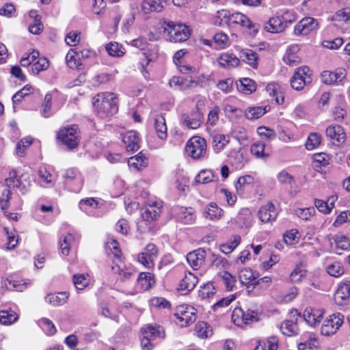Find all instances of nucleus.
Here are the masks:
<instances>
[{
    "label": "nucleus",
    "mask_w": 350,
    "mask_h": 350,
    "mask_svg": "<svg viewBox=\"0 0 350 350\" xmlns=\"http://www.w3.org/2000/svg\"><path fill=\"white\" fill-rule=\"evenodd\" d=\"M118 245L116 240L108 242L107 243V252L109 258L112 260L113 264L111 267L113 273L118 275L121 282H126L134 277L135 271L132 267L122 266V252Z\"/></svg>",
    "instance_id": "nucleus-1"
},
{
    "label": "nucleus",
    "mask_w": 350,
    "mask_h": 350,
    "mask_svg": "<svg viewBox=\"0 0 350 350\" xmlns=\"http://www.w3.org/2000/svg\"><path fill=\"white\" fill-rule=\"evenodd\" d=\"M94 112L100 118H105L116 113L118 110V98L112 92L97 94L92 100Z\"/></svg>",
    "instance_id": "nucleus-2"
},
{
    "label": "nucleus",
    "mask_w": 350,
    "mask_h": 350,
    "mask_svg": "<svg viewBox=\"0 0 350 350\" xmlns=\"http://www.w3.org/2000/svg\"><path fill=\"white\" fill-rule=\"evenodd\" d=\"M57 137L67 148L72 150L77 148L79 143V133L77 126H67L60 129Z\"/></svg>",
    "instance_id": "nucleus-3"
},
{
    "label": "nucleus",
    "mask_w": 350,
    "mask_h": 350,
    "mask_svg": "<svg viewBox=\"0 0 350 350\" xmlns=\"http://www.w3.org/2000/svg\"><path fill=\"white\" fill-rule=\"evenodd\" d=\"M164 32H167L169 39L172 42H180L187 40L190 36V31L184 24H175L169 21L165 24Z\"/></svg>",
    "instance_id": "nucleus-4"
},
{
    "label": "nucleus",
    "mask_w": 350,
    "mask_h": 350,
    "mask_svg": "<svg viewBox=\"0 0 350 350\" xmlns=\"http://www.w3.org/2000/svg\"><path fill=\"white\" fill-rule=\"evenodd\" d=\"M185 150L191 157L200 159L206 154V141L198 136L193 137L187 142Z\"/></svg>",
    "instance_id": "nucleus-5"
},
{
    "label": "nucleus",
    "mask_w": 350,
    "mask_h": 350,
    "mask_svg": "<svg viewBox=\"0 0 350 350\" xmlns=\"http://www.w3.org/2000/svg\"><path fill=\"white\" fill-rule=\"evenodd\" d=\"M344 315L340 312L334 313L324 321L321 332L322 335L330 336L336 333L344 323Z\"/></svg>",
    "instance_id": "nucleus-6"
},
{
    "label": "nucleus",
    "mask_w": 350,
    "mask_h": 350,
    "mask_svg": "<svg viewBox=\"0 0 350 350\" xmlns=\"http://www.w3.org/2000/svg\"><path fill=\"white\" fill-rule=\"evenodd\" d=\"M203 120V114L198 107H196L190 113H183L180 117V123L188 129H196L199 128Z\"/></svg>",
    "instance_id": "nucleus-7"
},
{
    "label": "nucleus",
    "mask_w": 350,
    "mask_h": 350,
    "mask_svg": "<svg viewBox=\"0 0 350 350\" xmlns=\"http://www.w3.org/2000/svg\"><path fill=\"white\" fill-rule=\"evenodd\" d=\"M259 315L260 312L257 309L247 308L244 310L241 308H236L232 312V319L234 321L241 319L244 324L247 325L258 321L260 320Z\"/></svg>",
    "instance_id": "nucleus-8"
},
{
    "label": "nucleus",
    "mask_w": 350,
    "mask_h": 350,
    "mask_svg": "<svg viewBox=\"0 0 350 350\" xmlns=\"http://www.w3.org/2000/svg\"><path fill=\"white\" fill-rule=\"evenodd\" d=\"M309 71L310 68L308 66L298 68L291 78V87L296 90H302L308 83L310 82Z\"/></svg>",
    "instance_id": "nucleus-9"
},
{
    "label": "nucleus",
    "mask_w": 350,
    "mask_h": 350,
    "mask_svg": "<svg viewBox=\"0 0 350 350\" xmlns=\"http://www.w3.org/2000/svg\"><path fill=\"white\" fill-rule=\"evenodd\" d=\"M158 250L153 243H148L144 252L139 254L138 261L146 267L150 269L154 267V261L157 257Z\"/></svg>",
    "instance_id": "nucleus-10"
},
{
    "label": "nucleus",
    "mask_w": 350,
    "mask_h": 350,
    "mask_svg": "<svg viewBox=\"0 0 350 350\" xmlns=\"http://www.w3.org/2000/svg\"><path fill=\"white\" fill-rule=\"evenodd\" d=\"M318 29L319 23L317 19L312 17H305L296 25L294 32L297 36L307 35Z\"/></svg>",
    "instance_id": "nucleus-11"
},
{
    "label": "nucleus",
    "mask_w": 350,
    "mask_h": 350,
    "mask_svg": "<svg viewBox=\"0 0 350 350\" xmlns=\"http://www.w3.org/2000/svg\"><path fill=\"white\" fill-rule=\"evenodd\" d=\"M175 316L180 322H184L183 325L193 323L196 319V310L191 306H179L176 308Z\"/></svg>",
    "instance_id": "nucleus-12"
},
{
    "label": "nucleus",
    "mask_w": 350,
    "mask_h": 350,
    "mask_svg": "<svg viewBox=\"0 0 350 350\" xmlns=\"http://www.w3.org/2000/svg\"><path fill=\"white\" fill-rule=\"evenodd\" d=\"M161 208L162 205L157 202L148 203L141 208L142 217L148 222L153 221L160 215Z\"/></svg>",
    "instance_id": "nucleus-13"
},
{
    "label": "nucleus",
    "mask_w": 350,
    "mask_h": 350,
    "mask_svg": "<svg viewBox=\"0 0 350 350\" xmlns=\"http://www.w3.org/2000/svg\"><path fill=\"white\" fill-rule=\"evenodd\" d=\"M278 215V210L275 205L271 202L262 206L258 212V217L262 223H269L275 221Z\"/></svg>",
    "instance_id": "nucleus-14"
},
{
    "label": "nucleus",
    "mask_w": 350,
    "mask_h": 350,
    "mask_svg": "<svg viewBox=\"0 0 350 350\" xmlns=\"http://www.w3.org/2000/svg\"><path fill=\"white\" fill-rule=\"evenodd\" d=\"M346 72L344 69H338L334 72L325 70L321 73V80L325 84H343Z\"/></svg>",
    "instance_id": "nucleus-15"
},
{
    "label": "nucleus",
    "mask_w": 350,
    "mask_h": 350,
    "mask_svg": "<svg viewBox=\"0 0 350 350\" xmlns=\"http://www.w3.org/2000/svg\"><path fill=\"white\" fill-rule=\"evenodd\" d=\"M206 255V251L199 248L187 254V261L194 270H197L204 264Z\"/></svg>",
    "instance_id": "nucleus-16"
},
{
    "label": "nucleus",
    "mask_w": 350,
    "mask_h": 350,
    "mask_svg": "<svg viewBox=\"0 0 350 350\" xmlns=\"http://www.w3.org/2000/svg\"><path fill=\"white\" fill-rule=\"evenodd\" d=\"M327 137L336 142L338 144H343L346 139L344 129L338 124L330 125L325 130Z\"/></svg>",
    "instance_id": "nucleus-17"
},
{
    "label": "nucleus",
    "mask_w": 350,
    "mask_h": 350,
    "mask_svg": "<svg viewBox=\"0 0 350 350\" xmlns=\"http://www.w3.org/2000/svg\"><path fill=\"white\" fill-rule=\"evenodd\" d=\"M122 141L126 145L128 152H135L139 148V138L135 131L126 132L122 137Z\"/></svg>",
    "instance_id": "nucleus-18"
},
{
    "label": "nucleus",
    "mask_w": 350,
    "mask_h": 350,
    "mask_svg": "<svg viewBox=\"0 0 350 350\" xmlns=\"http://www.w3.org/2000/svg\"><path fill=\"white\" fill-rule=\"evenodd\" d=\"M323 316V312L319 309L308 308L304 312V320L311 326L318 325Z\"/></svg>",
    "instance_id": "nucleus-19"
},
{
    "label": "nucleus",
    "mask_w": 350,
    "mask_h": 350,
    "mask_svg": "<svg viewBox=\"0 0 350 350\" xmlns=\"http://www.w3.org/2000/svg\"><path fill=\"white\" fill-rule=\"evenodd\" d=\"M287 27V24L283 23L282 18L279 16L271 17L265 24L264 29L271 33L283 31Z\"/></svg>",
    "instance_id": "nucleus-20"
},
{
    "label": "nucleus",
    "mask_w": 350,
    "mask_h": 350,
    "mask_svg": "<svg viewBox=\"0 0 350 350\" xmlns=\"http://www.w3.org/2000/svg\"><path fill=\"white\" fill-rule=\"evenodd\" d=\"M142 333L143 336L148 337L152 340H154L157 337L161 338H163L165 337V331L163 327L160 325H146L142 328Z\"/></svg>",
    "instance_id": "nucleus-21"
},
{
    "label": "nucleus",
    "mask_w": 350,
    "mask_h": 350,
    "mask_svg": "<svg viewBox=\"0 0 350 350\" xmlns=\"http://www.w3.org/2000/svg\"><path fill=\"white\" fill-rule=\"evenodd\" d=\"M177 214L178 219L184 224H192L196 221L195 211L191 207H179Z\"/></svg>",
    "instance_id": "nucleus-22"
},
{
    "label": "nucleus",
    "mask_w": 350,
    "mask_h": 350,
    "mask_svg": "<svg viewBox=\"0 0 350 350\" xmlns=\"http://www.w3.org/2000/svg\"><path fill=\"white\" fill-rule=\"evenodd\" d=\"M154 127L159 139L164 140L167 137V129L165 119L162 115L157 114L154 117Z\"/></svg>",
    "instance_id": "nucleus-23"
},
{
    "label": "nucleus",
    "mask_w": 350,
    "mask_h": 350,
    "mask_svg": "<svg viewBox=\"0 0 350 350\" xmlns=\"http://www.w3.org/2000/svg\"><path fill=\"white\" fill-rule=\"evenodd\" d=\"M164 0H144L141 5V9L145 14L152 12H161L163 8Z\"/></svg>",
    "instance_id": "nucleus-24"
},
{
    "label": "nucleus",
    "mask_w": 350,
    "mask_h": 350,
    "mask_svg": "<svg viewBox=\"0 0 350 350\" xmlns=\"http://www.w3.org/2000/svg\"><path fill=\"white\" fill-rule=\"evenodd\" d=\"M198 281V279L196 275L191 272H188L180 280L178 290L186 292L191 291L195 288Z\"/></svg>",
    "instance_id": "nucleus-25"
},
{
    "label": "nucleus",
    "mask_w": 350,
    "mask_h": 350,
    "mask_svg": "<svg viewBox=\"0 0 350 350\" xmlns=\"http://www.w3.org/2000/svg\"><path fill=\"white\" fill-rule=\"evenodd\" d=\"M350 295V282L342 284L334 294V300L338 305H343Z\"/></svg>",
    "instance_id": "nucleus-26"
},
{
    "label": "nucleus",
    "mask_w": 350,
    "mask_h": 350,
    "mask_svg": "<svg viewBox=\"0 0 350 350\" xmlns=\"http://www.w3.org/2000/svg\"><path fill=\"white\" fill-rule=\"evenodd\" d=\"M68 297L69 293L66 291L58 293H50L45 297V301L54 306H58L65 304Z\"/></svg>",
    "instance_id": "nucleus-27"
},
{
    "label": "nucleus",
    "mask_w": 350,
    "mask_h": 350,
    "mask_svg": "<svg viewBox=\"0 0 350 350\" xmlns=\"http://www.w3.org/2000/svg\"><path fill=\"white\" fill-rule=\"evenodd\" d=\"M5 183L8 187L18 188L23 193L27 191V187L23 183L22 180L17 178V173L14 170L10 172L9 176L5 179Z\"/></svg>",
    "instance_id": "nucleus-28"
},
{
    "label": "nucleus",
    "mask_w": 350,
    "mask_h": 350,
    "mask_svg": "<svg viewBox=\"0 0 350 350\" xmlns=\"http://www.w3.org/2000/svg\"><path fill=\"white\" fill-rule=\"evenodd\" d=\"M228 135L224 134H215L212 136V147L215 152L219 153L229 143Z\"/></svg>",
    "instance_id": "nucleus-29"
},
{
    "label": "nucleus",
    "mask_w": 350,
    "mask_h": 350,
    "mask_svg": "<svg viewBox=\"0 0 350 350\" xmlns=\"http://www.w3.org/2000/svg\"><path fill=\"white\" fill-rule=\"evenodd\" d=\"M253 215L248 208H243L237 217V223L241 228H249L252 223Z\"/></svg>",
    "instance_id": "nucleus-30"
},
{
    "label": "nucleus",
    "mask_w": 350,
    "mask_h": 350,
    "mask_svg": "<svg viewBox=\"0 0 350 350\" xmlns=\"http://www.w3.org/2000/svg\"><path fill=\"white\" fill-rule=\"evenodd\" d=\"M219 64L225 68H234L238 66L239 59L232 53H223L218 59Z\"/></svg>",
    "instance_id": "nucleus-31"
},
{
    "label": "nucleus",
    "mask_w": 350,
    "mask_h": 350,
    "mask_svg": "<svg viewBox=\"0 0 350 350\" xmlns=\"http://www.w3.org/2000/svg\"><path fill=\"white\" fill-rule=\"evenodd\" d=\"M258 277V273L253 271L250 268L246 267L241 269L239 272V278L242 284L247 286L252 283Z\"/></svg>",
    "instance_id": "nucleus-32"
},
{
    "label": "nucleus",
    "mask_w": 350,
    "mask_h": 350,
    "mask_svg": "<svg viewBox=\"0 0 350 350\" xmlns=\"http://www.w3.org/2000/svg\"><path fill=\"white\" fill-rule=\"evenodd\" d=\"M237 89L240 92L250 94L256 91V83L250 78H243L239 80V83L237 84Z\"/></svg>",
    "instance_id": "nucleus-33"
},
{
    "label": "nucleus",
    "mask_w": 350,
    "mask_h": 350,
    "mask_svg": "<svg viewBox=\"0 0 350 350\" xmlns=\"http://www.w3.org/2000/svg\"><path fill=\"white\" fill-rule=\"evenodd\" d=\"M222 213L221 208H219L215 203L211 202L206 207L203 215L205 218L213 220L219 219Z\"/></svg>",
    "instance_id": "nucleus-34"
},
{
    "label": "nucleus",
    "mask_w": 350,
    "mask_h": 350,
    "mask_svg": "<svg viewBox=\"0 0 350 350\" xmlns=\"http://www.w3.org/2000/svg\"><path fill=\"white\" fill-rule=\"evenodd\" d=\"M217 176L209 170H202L195 178V185L206 184L215 181Z\"/></svg>",
    "instance_id": "nucleus-35"
},
{
    "label": "nucleus",
    "mask_w": 350,
    "mask_h": 350,
    "mask_svg": "<svg viewBox=\"0 0 350 350\" xmlns=\"http://www.w3.org/2000/svg\"><path fill=\"white\" fill-rule=\"evenodd\" d=\"M137 283L141 286L142 290L146 291L154 284V280L151 273L142 272L138 275Z\"/></svg>",
    "instance_id": "nucleus-36"
},
{
    "label": "nucleus",
    "mask_w": 350,
    "mask_h": 350,
    "mask_svg": "<svg viewBox=\"0 0 350 350\" xmlns=\"http://www.w3.org/2000/svg\"><path fill=\"white\" fill-rule=\"evenodd\" d=\"M108 54L113 57H122L125 54V49L116 42H111L105 46Z\"/></svg>",
    "instance_id": "nucleus-37"
},
{
    "label": "nucleus",
    "mask_w": 350,
    "mask_h": 350,
    "mask_svg": "<svg viewBox=\"0 0 350 350\" xmlns=\"http://www.w3.org/2000/svg\"><path fill=\"white\" fill-rule=\"evenodd\" d=\"M306 275L305 266L302 264H298L295 266L293 271L290 274V279L293 282H300Z\"/></svg>",
    "instance_id": "nucleus-38"
},
{
    "label": "nucleus",
    "mask_w": 350,
    "mask_h": 350,
    "mask_svg": "<svg viewBox=\"0 0 350 350\" xmlns=\"http://www.w3.org/2000/svg\"><path fill=\"white\" fill-rule=\"evenodd\" d=\"M280 330L284 335L290 336L297 334L298 327L293 321L286 320L282 323Z\"/></svg>",
    "instance_id": "nucleus-39"
},
{
    "label": "nucleus",
    "mask_w": 350,
    "mask_h": 350,
    "mask_svg": "<svg viewBox=\"0 0 350 350\" xmlns=\"http://www.w3.org/2000/svg\"><path fill=\"white\" fill-rule=\"evenodd\" d=\"M266 112V107H251L245 109V116L249 120H255L263 116Z\"/></svg>",
    "instance_id": "nucleus-40"
},
{
    "label": "nucleus",
    "mask_w": 350,
    "mask_h": 350,
    "mask_svg": "<svg viewBox=\"0 0 350 350\" xmlns=\"http://www.w3.org/2000/svg\"><path fill=\"white\" fill-rule=\"evenodd\" d=\"M196 332L198 337L206 338L212 335V329L204 321L198 322L196 325Z\"/></svg>",
    "instance_id": "nucleus-41"
},
{
    "label": "nucleus",
    "mask_w": 350,
    "mask_h": 350,
    "mask_svg": "<svg viewBox=\"0 0 350 350\" xmlns=\"http://www.w3.org/2000/svg\"><path fill=\"white\" fill-rule=\"evenodd\" d=\"M237 25H240L243 27L247 28L250 31V34H256L258 31V25L253 23L250 19L245 14H241L239 22Z\"/></svg>",
    "instance_id": "nucleus-42"
},
{
    "label": "nucleus",
    "mask_w": 350,
    "mask_h": 350,
    "mask_svg": "<svg viewBox=\"0 0 350 350\" xmlns=\"http://www.w3.org/2000/svg\"><path fill=\"white\" fill-rule=\"evenodd\" d=\"M279 86L275 83H269L266 87V92L275 98V102L278 104H282L284 102V96L281 93H278Z\"/></svg>",
    "instance_id": "nucleus-43"
},
{
    "label": "nucleus",
    "mask_w": 350,
    "mask_h": 350,
    "mask_svg": "<svg viewBox=\"0 0 350 350\" xmlns=\"http://www.w3.org/2000/svg\"><path fill=\"white\" fill-rule=\"evenodd\" d=\"M321 142V136L317 133H310L306 142V148L309 150H312L317 148Z\"/></svg>",
    "instance_id": "nucleus-44"
},
{
    "label": "nucleus",
    "mask_w": 350,
    "mask_h": 350,
    "mask_svg": "<svg viewBox=\"0 0 350 350\" xmlns=\"http://www.w3.org/2000/svg\"><path fill=\"white\" fill-rule=\"evenodd\" d=\"M128 163L129 165L139 170L140 167L147 165V159L142 152H139L137 155L129 158Z\"/></svg>",
    "instance_id": "nucleus-45"
},
{
    "label": "nucleus",
    "mask_w": 350,
    "mask_h": 350,
    "mask_svg": "<svg viewBox=\"0 0 350 350\" xmlns=\"http://www.w3.org/2000/svg\"><path fill=\"white\" fill-rule=\"evenodd\" d=\"M38 323L47 335L52 336L55 334L56 328L53 323L49 319L42 318L39 320Z\"/></svg>",
    "instance_id": "nucleus-46"
},
{
    "label": "nucleus",
    "mask_w": 350,
    "mask_h": 350,
    "mask_svg": "<svg viewBox=\"0 0 350 350\" xmlns=\"http://www.w3.org/2000/svg\"><path fill=\"white\" fill-rule=\"evenodd\" d=\"M243 58V61L246 62L247 64L256 68L258 65V55L256 53L252 50H246L243 53L241 56Z\"/></svg>",
    "instance_id": "nucleus-47"
},
{
    "label": "nucleus",
    "mask_w": 350,
    "mask_h": 350,
    "mask_svg": "<svg viewBox=\"0 0 350 350\" xmlns=\"http://www.w3.org/2000/svg\"><path fill=\"white\" fill-rule=\"evenodd\" d=\"M265 144L263 142H257L253 144L251 146V153L256 157H267L268 154L264 152Z\"/></svg>",
    "instance_id": "nucleus-48"
},
{
    "label": "nucleus",
    "mask_w": 350,
    "mask_h": 350,
    "mask_svg": "<svg viewBox=\"0 0 350 350\" xmlns=\"http://www.w3.org/2000/svg\"><path fill=\"white\" fill-rule=\"evenodd\" d=\"M32 92L33 88L31 85H25L12 96L13 103H19L25 96L31 94Z\"/></svg>",
    "instance_id": "nucleus-49"
},
{
    "label": "nucleus",
    "mask_w": 350,
    "mask_h": 350,
    "mask_svg": "<svg viewBox=\"0 0 350 350\" xmlns=\"http://www.w3.org/2000/svg\"><path fill=\"white\" fill-rule=\"evenodd\" d=\"M335 242L336 247L342 250H346L350 247L349 239L342 233L336 234Z\"/></svg>",
    "instance_id": "nucleus-50"
},
{
    "label": "nucleus",
    "mask_w": 350,
    "mask_h": 350,
    "mask_svg": "<svg viewBox=\"0 0 350 350\" xmlns=\"http://www.w3.org/2000/svg\"><path fill=\"white\" fill-rule=\"evenodd\" d=\"M49 66L48 59L45 57L38 58L36 62L33 63L31 66L32 72L34 74H39L40 72L46 70Z\"/></svg>",
    "instance_id": "nucleus-51"
},
{
    "label": "nucleus",
    "mask_w": 350,
    "mask_h": 350,
    "mask_svg": "<svg viewBox=\"0 0 350 350\" xmlns=\"http://www.w3.org/2000/svg\"><path fill=\"white\" fill-rule=\"evenodd\" d=\"M87 5L92 7L93 13L98 14L101 10L105 8L106 4L105 0H83Z\"/></svg>",
    "instance_id": "nucleus-52"
},
{
    "label": "nucleus",
    "mask_w": 350,
    "mask_h": 350,
    "mask_svg": "<svg viewBox=\"0 0 350 350\" xmlns=\"http://www.w3.org/2000/svg\"><path fill=\"white\" fill-rule=\"evenodd\" d=\"M220 277L223 279L228 291H232L236 283V278L228 271L219 273Z\"/></svg>",
    "instance_id": "nucleus-53"
},
{
    "label": "nucleus",
    "mask_w": 350,
    "mask_h": 350,
    "mask_svg": "<svg viewBox=\"0 0 350 350\" xmlns=\"http://www.w3.org/2000/svg\"><path fill=\"white\" fill-rule=\"evenodd\" d=\"M313 160L315 163V168L326 166L329 164V157L324 152L314 154L313 155Z\"/></svg>",
    "instance_id": "nucleus-54"
},
{
    "label": "nucleus",
    "mask_w": 350,
    "mask_h": 350,
    "mask_svg": "<svg viewBox=\"0 0 350 350\" xmlns=\"http://www.w3.org/2000/svg\"><path fill=\"white\" fill-rule=\"evenodd\" d=\"M254 178L250 175L241 176L239 178L237 184L236 189L239 193L243 191V188L245 185H250L253 184Z\"/></svg>",
    "instance_id": "nucleus-55"
},
{
    "label": "nucleus",
    "mask_w": 350,
    "mask_h": 350,
    "mask_svg": "<svg viewBox=\"0 0 350 350\" xmlns=\"http://www.w3.org/2000/svg\"><path fill=\"white\" fill-rule=\"evenodd\" d=\"M329 275L334 277H338L344 273V269L340 262H335L328 265L326 268Z\"/></svg>",
    "instance_id": "nucleus-56"
},
{
    "label": "nucleus",
    "mask_w": 350,
    "mask_h": 350,
    "mask_svg": "<svg viewBox=\"0 0 350 350\" xmlns=\"http://www.w3.org/2000/svg\"><path fill=\"white\" fill-rule=\"evenodd\" d=\"M17 319L15 313H9L5 310L0 312V322L3 325H10L14 323Z\"/></svg>",
    "instance_id": "nucleus-57"
},
{
    "label": "nucleus",
    "mask_w": 350,
    "mask_h": 350,
    "mask_svg": "<svg viewBox=\"0 0 350 350\" xmlns=\"http://www.w3.org/2000/svg\"><path fill=\"white\" fill-rule=\"evenodd\" d=\"M73 241V237L72 234H68L64 237L63 240L60 239L59 245L62 254L68 256L70 252V245Z\"/></svg>",
    "instance_id": "nucleus-58"
},
{
    "label": "nucleus",
    "mask_w": 350,
    "mask_h": 350,
    "mask_svg": "<svg viewBox=\"0 0 350 350\" xmlns=\"http://www.w3.org/2000/svg\"><path fill=\"white\" fill-rule=\"evenodd\" d=\"M73 283L78 290H83L88 284V280L83 274H75L73 275Z\"/></svg>",
    "instance_id": "nucleus-59"
},
{
    "label": "nucleus",
    "mask_w": 350,
    "mask_h": 350,
    "mask_svg": "<svg viewBox=\"0 0 350 350\" xmlns=\"http://www.w3.org/2000/svg\"><path fill=\"white\" fill-rule=\"evenodd\" d=\"M52 95L46 94L42 105V115L44 118H48L51 115Z\"/></svg>",
    "instance_id": "nucleus-60"
},
{
    "label": "nucleus",
    "mask_w": 350,
    "mask_h": 350,
    "mask_svg": "<svg viewBox=\"0 0 350 350\" xmlns=\"http://www.w3.org/2000/svg\"><path fill=\"white\" fill-rule=\"evenodd\" d=\"M333 20L336 21H349L350 8H345L336 12L334 16H333Z\"/></svg>",
    "instance_id": "nucleus-61"
},
{
    "label": "nucleus",
    "mask_w": 350,
    "mask_h": 350,
    "mask_svg": "<svg viewBox=\"0 0 350 350\" xmlns=\"http://www.w3.org/2000/svg\"><path fill=\"white\" fill-rule=\"evenodd\" d=\"M231 14L228 10H221L217 12L215 24L221 26L224 23H229V18Z\"/></svg>",
    "instance_id": "nucleus-62"
},
{
    "label": "nucleus",
    "mask_w": 350,
    "mask_h": 350,
    "mask_svg": "<svg viewBox=\"0 0 350 350\" xmlns=\"http://www.w3.org/2000/svg\"><path fill=\"white\" fill-rule=\"evenodd\" d=\"M319 347L318 340L313 338H310L304 342H301L298 345L299 350H316Z\"/></svg>",
    "instance_id": "nucleus-63"
},
{
    "label": "nucleus",
    "mask_w": 350,
    "mask_h": 350,
    "mask_svg": "<svg viewBox=\"0 0 350 350\" xmlns=\"http://www.w3.org/2000/svg\"><path fill=\"white\" fill-rule=\"evenodd\" d=\"M32 144L31 138H23L19 141L16 146V154L19 157H23L25 155V150L27 147L29 146Z\"/></svg>",
    "instance_id": "nucleus-64"
}]
</instances>
